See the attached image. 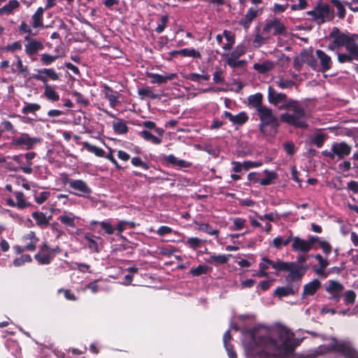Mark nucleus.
<instances>
[{
	"label": "nucleus",
	"mask_w": 358,
	"mask_h": 358,
	"mask_svg": "<svg viewBox=\"0 0 358 358\" xmlns=\"http://www.w3.org/2000/svg\"><path fill=\"white\" fill-rule=\"evenodd\" d=\"M258 218L263 221L264 220H268L271 222H278L280 220V216L276 213H267L264 215H258Z\"/></svg>",
	"instance_id": "56"
},
{
	"label": "nucleus",
	"mask_w": 358,
	"mask_h": 358,
	"mask_svg": "<svg viewBox=\"0 0 358 358\" xmlns=\"http://www.w3.org/2000/svg\"><path fill=\"white\" fill-rule=\"evenodd\" d=\"M273 268L279 271H289V274L286 276V280L289 283L300 280L303 275L300 266L294 262H279L273 264Z\"/></svg>",
	"instance_id": "5"
},
{
	"label": "nucleus",
	"mask_w": 358,
	"mask_h": 358,
	"mask_svg": "<svg viewBox=\"0 0 358 358\" xmlns=\"http://www.w3.org/2000/svg\"><path fill=\"white\" fill-rule=\"evenodd\" d=\"M273 67V63L269 61H265L262 63H255L254 69L260 73H264Z\"/></svg>",
	"instance_id": "37"
},
{
	"label": "nucleus",
	"mask_w": 358,
	"mask_h": 358,
	"mask_svg": "<svg viewBox=\"0 0 358 358\" xmlns=\"http://www.w3.org/2000/svg\"><path fill=\"white\" fill-rule=\"evenodd\" d=\"M202 241L196 237H191L187 239L186 244L191 248L195 250L201 246Z\"/></svg>",
	"instance_id": "58"
},
{
	"label": "nucleus",
	"mask_w": 358,
	"mask_h": 358,
	"mask_svg": "<svg viewBox=\"0 0 358 358\" xmlns=\"http://www.w3.org/2000/svg\"><path fill=\"white\" fill-rule=\"evenodd\" d=\"M76 218V216L72 213L64 212L58 217V220L65 226L74 228L76 227L75 220Z\"/></svg>",
	"instance_id": "26"
},
{
	"label": "nucleus",
	"mask_w": 358,
	"mask_h": 358,
	"mask_svg": "<svg viewBox=\"0 0 358 358\" xmlns=\"http://www.w3.org/2000/svg\"><path fill=\"white\" fill-rule=\"evenodd\" d=\"M72 95L76 98V101L81 104L87 106L89 103V101L80 92L76 91L72 92Z\"/></svg>",
	"instance_id": "62"
},
{
	"label": "nucleus",
	"mask_w": 358,
	"mask_h": 358,
	"mask_svg": "<svg viewBox=\"0 0 358 358\" xmlns=\"http://www.w3.org/2000/svg\"><path fill=\"white\" fill-rule=\"evenodd\" d=\"M346 52H338V60L340 63L351 62L358 60V46H345Z\"/></svg>",
	"instance_id": "13"
},
{
	"label": "nucleus",
	"mask_w": 358,
	"mask_h": 358,
	"mask_svg": "<svg viewBox=\"0 0 358 358\" xmlns=\"http://www.w3.org/2000/svg\"><path fill=\"white\" fill-rule=\"evenodd\" d=\"M44 96L51 101H57L59 99L58 93L48 84L43 85Z\"/></svg>",
	"instance_id": "29"
},
{
	"label": "nucleus",
	"mask_w": 358,
	"mask_h": 358,
	"mask_svg": "<svg viewBox=\"0 0 358 358\" xmlns=\"http://www.w3.org/2000/svg\"><path fill=\"white\" fill-rule=\"evenodd\" d=\"M329 36L334 38L333 45H357L358 41V34L341 32L336 27H333Z\"/></svg>",
	"instance_id": "7"
},
{
	"label": "nucleus",
	"mask_w": 358,
	"mask_h": 358,
	"mask_svg": "<svg viewBox=\"0 0 358 358\" xmlns=\"http://www.w3.org/2000/svg\"><path fill=\"white\" fill-rule=\"evenodd\" d=\"M162 162L166 165H171L178 169L189 168L192 163L184 159H178L173 155H164L162 158Z\"/></svg>",
	"instance_id": "15"
},
{
	"label": "nucleus",
	"mask_w": 358,
	"mask_h": 358,
	"mask_svg": "<svg viewBox=\"0 0 358 358\" xmlns=\"http://www.w3.org/2000/svg\"><path fill=\"white\" fill-rule=\"evenodd\" d=\"M32 78L45 85L48 84V79L52 80H59V75L53 69H38L37 73L33 75Z\"/></svg>",
	"instance_id": "10"
},
{
	"label": "nucleus",
	"mask_w": 358,
	"mask_h": 358,
	"mask_svg": "<svg viewBox=\"0 0 358 358\" xmlns=\"http://www.w3.org/2000/svg\"><path fill=\"white\" fill-rule=\"evenodd\" d=\"M41 138L31 136L29 134L24 132L13 137L11 140V145L23 150H30L41 144Z\"/></svg>",
	"instance_id": "4"
},
{
	"label": "nucleus",
	"mask_w": 358,
	"mask_h": 358,
	"mask_svg": "<svg viewBox=\"0 0 358 358\" xmlns=\"http://www.w3.org/2000/svg\"><path fill=\"white\" fill-rule=\"evenodd\" d=\"M209 270L210 268L206 265H199L196 268H192L189 273L193 276H199L202 274H206Z\"/></svg>",
	"instance_id": "49"
},
{
	"label": "nucleus",
	"mask_w": 358,
	"mask_h": 358,
	"mask_svg": "<svg viewBox=\"0 0 358 358\" xmlns=\"http://www.w3.org/2000/svg\"><path fill=\"white\" fill-rule=\"evenodd\" d=\"M343 289V285L339 282L330 280L326 288V291L331 295L330 297L331 300L338 301L341 297V293Z\"/></svg>",
	"instance_id": "17"
},
{
	"label": "nucleus",
	"mask_w": 358,
	"mask_h": 358,
	"mask_svg": "<svg viewBox=\"0 0 358 358\" xmlns=\"http://www.w3.org/2000/svg\"><path fill=\"white\" fill-rule=\"evenodd\" d=\"M19 6L20 3L17 0H10L7 4L0 8V16L13 13V10Z\"/></svg>",
	"instance_id": "27"
},
{
	"label": "nucleus",
	"mask_w": 358,
	"mask_h": 358,
	"mask_svg": "<svg viewBox=\"0 0 358 358\" xmlns=\"http://www.w3.org/2000/svg\"><path fill=\"white\" fill-rule=\"evenodd\" d=\"M52 251H48L46 253L38 252L34 255V259L42 265L49 264L53 258Z\"/></svg>",
	"instance_id": "30"
},
{
	"label": "nucleus",
	"mask_w": 358,
	"mask_h": 358,
	"mask_svg": "<svg viewBox=\"0 0 358 358\" xmlns=\"http://www.w3.org/2000/svg\"><path fill=\"white\" fill-rule=\"evenodd\" d=\"M303 64H307L313 69H316L317 62L314 59V57L313 55V50L311 48H310V50H308L302 51L300 55L296 57L294 60L295 66H301Z\"/></svg>",
	"instance_id": "11"
},
{
	"label": "nucleus",
	"mask_w": 358,
	"mask_h": 358,
	"mask_svg": "<svg viewBox=\"0 0 358 358\" xmlns=\"http://www.w3.org/2000/svg\"><path fill=\"white\" fill-rule=\"evenodd\" d=\"M138 94L141 96V99H144L145 97H149L152 99L159 98V96L157 94H155L152 92V90L150 89V87H149L139 89L138 91Z\"/></svg>",
	"instance_id": "41"
},
{
	"label": "nucleus",
	"mask_w": 358,
	"mask_h": 358,
	"mask_svg": "<svg viewBox=\"0 0 358 358\" xmlns=\"http://www.w3.org/2000/svg\"><path fill=\"white\" fill-rule=\"evenodd\" d=\"M276 85L281 89L291 88L294 83L289 79L280 78L275 81Z\"/></svg>",
	"instance_id": "53"
},
{
	"label": "nucleus",
	"mask_w": 358,
	"mask_h": 358,
	"mask_svg": "<svg viewBox=\"0 0 358 358\" xmlns=\"http://www.w3.org/2000/svg\"><path fill=\"white\" fill-rule=\"evenodd\" d=\"M83 145L87 151L94 153L97 157H103L104 155L105 152L102 148L92 145L88 142H83Z\"/></svg>",
	"instance_id": "42"
},
{
	"label": "nucleus",
	"mask_w": 358,
	"mask_h": 358,
	"mask_svg": "<svg viewBox=\"0 0 358 358\" xmlns=\"http://www.w3.org/2000/svg\"><path fill=\"white\" fill-rule=\"evenodd\" d=\"M292 232L291 231H288L284 236L275 237L273 240L272 244L273 247L279 249L282 246H287L291 242V241H292Z\"/></svg>",
	"instance_id": "23"
},
{
	"label": "nucleus",
	"mask_w": 358,
	"mask_h": 358,
	"mask_svg": "<svg viewBox=\"0 0 358 358\" xmlns=\"http://www.w3.org/2000/svg\"><path fill=\"white\" fill-rule=\"evenodd\" d=\"M40 108H41V106L38 103H27L22 108V112L24 114H27L29 113L36 112V111L38 110Z\"/></svg>",
	"instance_id": "54"
},
{
	"label": "nucleus",
	"mask_w": 358,
	"mask_h": 358,
	"mask_svg": "<svg viewBox=\"0 0 358 358\" xmlns=\"http://www.w3.org/2000/svg\"><path fill=\"white\" fill-rule=\"evenodd\" d=\"M249 102L255 108L256 110L260 108V106H265L262 104L263 96L261 93H257L254 95H251L249 97Z\"/></svg>",
	"instance_id": "39"
},
{
	"label": "nucleus",
	"mask_w": 358,
	"mask_h": 358,
	"mask_svg": "<svg viewBox=\"0 0 358 358\" xmlns=\"http://www.w3.org/2000/svg\"><path fill=\"white\" fill-rule=\"evenodd\" d=\"M22 240L25 250L29 252H33L36 250L38 238L36 237L34 231H29L28 234L23 236Z\"/></svg>",
	"instance_id": "18"
},
{
	"label": "nucleus",
	"mask_w": 358,
	"mask_h": 358,
	"mask_svg": "<svg viewBox=\"0 0 358 358\" xmlns=\"http://www.w3.org/2000/svg\"><path fill=\"white\" fill-rule=\"evenodd\" d=\"M317 57L320 61V71L326 72L331 67V57L320 50L316 51Z\"/></svg>",
	"instance_id": "20"
},
{
	"label": "nucleus",
	"mask_w": 358,
	"mask_h": 358,
	"mask_svg": "<svg viewBox=\"0 0 358 358\" xmlns=\"http://www.w3.org/2000/svg\"><path fill=\"white\" fill-rule=\"evenodd\" d=\"M257 16V10L250 8L245 16L240 20L239 24L245 28H248L252 20Z\"/></svg>",
	"instance_id": "24"
},
{
	"label": "nucleus",
	"mask_w": 358,
	"mask_h": 358,
	"mask_svg": "<svg viewBox=\"0 0 358 358\" xmlns=\"http://www.w3.org/2000/svg\"><path fill=\"white\" fill-rule=\"evenodd\" d=\"M278 109L280 110L288 109L292 110V113L286 112L280 115V117L282 122L298 128L307 127L306 113L304 108L299 105L297 101L289 99L286 103L279 106Z\"/></svg>",
	"instance_id": "2"
},
{
	"label": "nucleus",
	"mask_w": 358,
	"mask_h": 358,
	"mask_svg": "<svg viewBox=\"0 0 358 358\" xmlns=\"http://www.w3.org/2000/svg\"><path fill=\"white\" fill-rule=\"evenodd\" d=\"M44 9L42 7H38L34 14L32 15L31 20L32 23L31 26L33 28H38L43 26V13Z\"/></svg>",
	"instance_id": "25"
},
{
	"label": "nucleus",
	"mask_w": 358,
	"mask_h": 358,
	"mask_svg": "<svg viewBox=\"0 0 358 358\" xmlns=\"http://www.w3.org/2000/svg\"><path fill=\"white\" fill-rule=\"evenodd\" d=\"M14 195L16 198L17 208L19 209H24L29 207L31 204L27 201L24 194L22 192H15Z\"/></svg>",
	"instance_id": "35"
},
{
	"label": "nucleus",
	"mask_w": 358,
	"mask_h": 358,
	"mask_svg": "<svg viewBox=\"0 0 358 358\" xmlns=\"http://www.w3.org/2000/svg\"><path fill=\"white\" fill-rule=\"evenodd\" d=\"M286 31V27L283 23L281 22L280 19L275 17L272 20L266 21L262 34L265 36H268L271 33L273 36L282 35Z\"/></svg>",
	"instance_id": "9"
},
{
	"label": "nucleus",
	"mask_w": 358,
	"mask_h": 358,
	"mask_svg": "<svg viewBox=\"0 0 358 358\" xmlns=\"http://www.w3.org/2000/svg\"><path fill=\"white\" fill-rule=\"evenodd\" d=\"M199 229L203 231H205L207 234H210V235H215V236L218 235V231L217 230L213 229L209 224H206V223L200 224L199 225Z\"/></svg>",
	"instance_id": "60"
},
{
	"label": "nucleus",
	"mask_w": 358,
	"mask_h": 358,
	"mask_svg": "<svg viewBox=\"0 0 358 358\" xmlns=\"http://www.w3.org/2000/svg\"><path fill=\"white\" fill-rule=\"evenodd\" d=\"M356 299V294L352 290L347 291L344 294L345 304L349 305L355 303Z\"/></svg>",
	"instance_id": "55"
},
{
	"label": "nucleus",
	"mask_w": 358,
	"mask_h": 358,
	"mask_svg": "<svg viewBox=\"0 0 358 358\" xmlns=\"http://www.w3.org/2000/svg\"><path fill=\"white\" fill-rule=\"evenodd\" d=\"M331 348L344 355L346 358H358V352L355 349L353 345L350 341H337L333 340Z\"/></svg>",
	"instance_id": "8"
},
{
	"label": "nucleus",
	"mask_w": 358,
	"mask_h": 358,
	"mask_svg": "<svg viewBox=\"0 0 358 358\" xmlns=\"http://www.w3.org/2000/svg\"><path fill=\"white\" fill-rule=\"evenodd\" d=\"M210 76L208 74L201 75L196 73H190L187 78L192 81H199L200 79L203 80H209Z\"/></svg>",
	"instance_id": "61"
},
{
	"label": "nucleus",
	"mask_w": 358,
	"mask_h": 358,
	"mask_svg": "<svg viewBox=\"0 0 358 358\" xmlns=\"http://www.w3.org/2000/svg\"><path fill=\"white\" fill-rule=\"evenodd\" d=\"M32 259L29 255H22L13 260V265L16 267L22 266L25 263L31 262Z\"/></svg>",
	"instance_id": "50"
},
{
	"label": "nucleus",
	"mask_w": 358,
	"mask_h": 358,
	"mask_svg": "<svg viewBox=\"0 0 358 358\" xmlns=\"http://www.w3.org/2000/svg\"><path fill=\"white\" fill-rule=\"evenodd\" d=\"M266 176L259 181V184L264 186L272 184L273 180L277 178V174L273 171H265Z\"/></svg>",
	"instance_id": "45"
},
{
	"label": "nucleus",
	"mask_w": 358,
	"mask_h": 358,
	"mask_svg": "<svg viewBox=\"0 0 358 358\" xmlns=\"http://www.w3.org/2000/svg\"><path fill=\"white\" fill-rule=\"evenodd\" d=\"M315 258L318 261L320 268L316 270L317 273H322V271L329 265L327 259H324L321 255H315Z\"/></svg>",
	"instance_id": "52"
},
{
	"label": "nucleus",
	"mask_w": 358,
	"mask_h": 358,
	"mask_svg": "<svg viewBox=\"0 0 358 358\" xmlns=\"http://www.w3.org/2000/svg\"><path fill=\"white\" fill-rule=\"evenodd\" d=\"M331 3L337 8V15L340 19L345 17L346 12L344 6L340 0H331Z\"/></svg>",
	"instance_id": "46"
},
{
	"label": "nucleus",
	"mask_w": 358,
	"mask_h": 358,
	"mask_svg": "<svg viewBox=\"0 0 358 358\" xmlns=\"http://www.w3.org/2000/svg\"><path fill=\"white\" fill-rule=\"evenodd\" d=\"M68 182L71 188L80 192L77 194L79 196L89 195L92 192L87 184L82 180H70Z\"/></svg>",
	"instance_id": "16"
},
{
	"label": "nucleus",
	"mask_w": 358,
	"mask_h": 358,
	"mask_svg": "<svg viewBox=\"0 0 358 358\" xmlns=\"http://www.w3.org/2000/svg\"><path fill=\"white\" fill-rule=\"evenodd\" d=\"M252 339L259 348L257 352L272 358H286L299 345V340L294 338V334L281 324L276 325L272 330L259 327L253 333Z\"/></svg>",
	"instance_id": "1"
},
{
	"label": "nucleus",
	"mask_w": 358,
	"mask_h": 358,
	"mask_svg": "<svg viewBox=\"0 0 358 358\" xmlns=\"http://www.w3.org/2000/svg\"><path fill=\"white\" fill-rule=\"evenodd\" d=\"M320 287V282L317 279H315L304 286L303 294L312 296Z\"/></svg>",
	"instance_id": "31"
},
{
	"label": "nucleus",
	"mask_w": 358,
	"mask_h": 358,
	"mask_svg": "<svg viewBox=\"0 0 358 358\" xmlns=\"http://www.w3.org/2000/svg\"><path fill=\"white\" fill-rule=\"evenodd\" d=\"M104 95L112 108H115L118 104L117 96L113 94V90L107 85L104 86Z\"/></svg>",
	"instance_id": "32"
},
{
	"label": "nucleus",
	"mask_w": 358,
	"mask_h": 358,
	"mask_svg": "<svg viewBox=\"0 0 358 358\" xmlns=\"http://www.w3.org/2000/svg\"><path fill=\"white\" fill-rule=\"evenodd\" d=\"M295 292L296 291L293 289V287L289 285L285 287H278L275 290L274 294L278 297L281 298L288 295H293L295 294Z\"/></svg>",
	"instance_id": "34"
},
{
	"label": "nucleus",
	"mask_w": 358,
	"mask_h": 358,
	"mask_svg": "<svg viewBox=\"0 0 358 358\" xmlns=\"http://www.w3.org/2000/svg\"><path fill=\"white\" fill-rule=\"evenodd\" d=\"M307 15L311 19L320 25L327 21H331L334 18V12L330 10L327 4H319L314 10L307 12Z\"/></svg>",
	"instance_id": "6"
},
{
	"label": "nucleus",
	"mask_w": 358,
	"mask_h": 358,
	"mask_svg": "<svg viewBox=\"0 0 358 358\" xmlns=\"http://www.w3.org/2000/svg\"><path fill=\"white\" fill-rule=\"evenodd\" d=\"M227 63L231 68H236L243 66L245 62L244 60L236 61V58L227 56Z\"/></svg>",
	"instance_id": "57"
},
{
	"label": "nucleus",
	"mask_w": 358,
	"mask_h": 358,
	"mask_svg": "<svg viewBox=\"0 0 358 358\" xmlns=\"http://www.w3.org/2000/svg\"><path fill=\"white\" fill-rule=\"evenodd\" d=\"M292 241V250L303 252H308L310 250V245L308 243L307 240H304L299 238V236H296L293 237Z\"/></svg>",
	"instance_id": "21"
},
{
	"label": "nucleus",
	"mask_w": 358,
	"mask_h": 358,
	"mask_svg": "<svg viewBox=\"0 0 358 358\" xmlns=\"http://www.w3.org/2000/svg\"><path fill=\"white\" fill-rule=\"evenodd\" d=\"M289 99L284 93L278 92L273 87L269 86L268 88V101L273 105L278 106L280 103L285 104Z\"/></svg>",
	"instance_id": "14"
},
{
	"label": "nucleus",
	"mask_w": 358,
	"mask_h": 358,
	"mask_svg": "<svg viewBox=\"0 0 358 358\" xmlns=\"http://www.w3.org/2000/svg\"><path fill=\"white\" fill-rule=\"evenodd\" d=\"M231 334L229 331H227L223 336V342L225 347L226 350L228 352V355L229 358H236V354L233 351V348L231 345L229 344V341H231Z\"/></svg>",
	"instance_id": "33"
},
{
	"label": "nucleus",
	"mask_w": 358,
	"mask_h": 358,
	"mask_svg": "<svg viewBox=\"0 0 358 358\" xmlns=\"http://www.w3.org/2000/svg\"><path fill=\"white\" fill-rule=\"evenodd\" d=\"M113 127L115 132L119 134H126L128 131L125 122L122 120L113 122Z\"/></svg>",
	"instance_id": "43"
},
{
	"label": "nucleus",
	"mask_w": 358,
	"mask_h": 358,
	"mask_svg": "<svg viewBox=\"0 0 358 358\" xmlns=\"http://www.w3.org/2000/svg\"><path fill=\"white\" fill-rule=\"evenodd\" d=\"M147 76L151 79L152 83L164 84L166 83L169 80H173L177 78L176 73H169L165 75H160L154 73H147Z\"/></svg>",
	"instance_id": "19"
},
{
	"label": "nucleus",
	"mask_w": 358,
	"mask_h": 358,
	"mask_svg": "<svg viewBox=\"0 0 358 358\" xmlns=\"http://www.w3.org/2000/svg\"><path fill=\"white\" fill-rule=\"evenodd\" d=\"M91 225L99 224L101 227L104 229L105 232L108 234H113L115 231V228L107 222H97V221H92L90 222Z\"/></svg>",
	"instance_id": "48"
},
{
	"label": "nucleus",
	"mask_w": 358,
	"mask_h": 358,
	"mask_svg": "<svg viewBox=\"0 0 358 358\" xmlns=\"http://www.w3.org/2000/svg\"><path fill=\"white\" fill-rule=\"evenodd\" d=\"M257 112L260 120L259 130L263 134L267 135V126L274 129L278 126V118L273 114L271 108L266 106H260Z\"/></svg>",
	"instance_id": "3"
},
{
	"label": "nucleus",
	"mask_w": 358,
	"mask_h": 358,
	"mask_svg": "<svg viewBox=\"0 0 358 358\" xmlns=\"http://www.w3.org/2000/svg\"><path fill=\"white\" fill-rule=\"evenodd\" d=\"M324 138V135L322 134H318L314 136L313 142L317 148H320L323 145Z\"/></svg>",
	"instance_id": "64"
},
{
	"label": "nucleus",
	"mask_w": 358,
	"mask_h": 358,
	"mask_svg": "<svg viewBox=\"0 0 358 358\" xmlns=\"http://www.w3.org/2000/svg\"><path fill=\"white\" fill-rule=\"evenodd\" d=\"M84 238L87 241L88 248L92 252H99V244L101 241V238L99 236H96L90 233H86L84 234Z\"/></svg>",
	"instance_id": "22"
},
{
	"label": "nucleus",
	"mask_w": 358,
	"mask_h": 358,
	"mask_svg": "<svg viewBox=\"0 0 358 358\" xmlns=\"http://www.w3.org/2000/svg\"><path fill=\"white\" fill-rule=\"evenodd\" d=\"M50 193L49 192H42L38 195H35V202L38 204H42L50 197Z\"/></svg>",
	"instance_id": "59"
},
{
	"label": "nucleus",
	"mask_w": 358,
	"mask_h": 358,
	"mask_svg": "<svg viewBox=\"0 0 358 358\" xmlns=\"http://www.w3.org/2000/svg\"><path fill=\"white\" fill-rule=\"evenodd\" d=\"M248 120V116L246 113L241 112L236 115H234L232 120L231 121L234 124H239L241 125L247 122Z\"/></svg>",
	"instance_id": "47"
},
{
	"label": "nucleus",
	"mask_w": 358,
	"mask_h": 358,
	"mask_svg": "<svg viewBox=\"0 0 358 358\" xmlns=\"http://www.w3.org/2000/svg\"><path fill=\"white\" fill-rule=\"evenodd\" d=\"M31 215L38 226L43 227L48 224V220L44 213L34 212Z\"/></svg>",
	"instance_id": "40"
},
{
	"label": "nucleus",
	"mask_w": 358,
	"mask_h": 358,
	"mask_svg": "<svg viewBox=\"0 0 358 358\" xmlns=\"http://www.w3.org/2000/svg\"><path fill=\"white\" fill-rule=\"evenodd\" d=\"M168 22L169 16L167 15H164L161 16L157 27L155 28V31L159 34L162 33L166 27Z\"/></svg>",
	"instance_id": "51"
},
{
	"label": "nucleus",
	"mask_w": 358,
	"mask_h": 358,
	"mask_svg": "<svg viewBox=\"0 0 358 358\" xmlns=\"http://www.w3.org/2000/svg\"><path fill=\"white\" fill-rule=\"evenodd\" d=\"M230 255H211L209 259H206V262L210 264H226L229 260V257Z\"/></svg>",
	"instance_id": "36"
},
{
	"label": "nucleus",
	"mask_w": 358,
	"mask_h": 358,
	"mask_svg": "<svg viewBox=\"0 0 358 358\" xmlns=\"http://www.w3.org/2000/svg\"><path fill=\"white\" fill-rule=\"evenodd\" d=\"M131 164L135 166H141L143 169L148 170L149 166L148 164L143 162L138 157H133L131 161Z\"/></svg>",
	"instance_id": "63"
},
{
	"label": "nucleus",
	"mask_w": 358,
	"mask_h": 358,
	"mask_svg": "<svg viewBox=\"0 0 358 358\" xmlns=\"http://www.w3.org/2000/svg\"><path fill=\"white\" fill-rule=\"evenodd\" d=\"M63 55V52L57 55H49V54H43L41 55V60L42 63L45 65H50L52 62H54L57 59L62 57Z\"/></svg>",
	"instance_id": "44"
},
{
	"label": "nucleus",
	"mask_w": 358,
	"mask_h": 358,
	"mask_svg": "<svg viewBox=\"0 0 358 358\" xmlns=\"http://www.w3.org/2000/svg\"><path fill=\"white\" fill-rule=\"evenodd\" d=\"M140 136L145 141H150L153 144L159 145L162 143V138L152 135L150 131L143 130L139 133Z\"/></svg>",
	"instance_id": "38"
},
{
	"label": "nucleus",
	"mask_w": 358,
	"mask_h": 358,
	"mask_svg": "<svg viewBox=\"0 0 358 358\" xmlns=\"http://www.w3.org/2000/svg\"><path fill=\"white\" fill-rule=\"evenodd\" d=\"M173 56L180 55L182 57H191L199 58L201 57L199 52L196 51L194 48H184L178 51L171 52Z\"/></svg>",
	"instance_id": "28"
},
{
	"label": "nucleus",
	"mask_w": 358,
	"mask_h": 358,
	"mask_svg": "<svg viewBox=\"0 0 358 358\" xmlns=\"http://www.w3.org/2000/svg\"><path fill=\"white\" fill-rule=\"evenodd\" d=\"M331 146L334 157H337L338 159H341L348 157L352 150V147L345 141L340 143L335 142L331 145Z\"/></svg>",
	"instance_id": "12"
}]
</instances>
